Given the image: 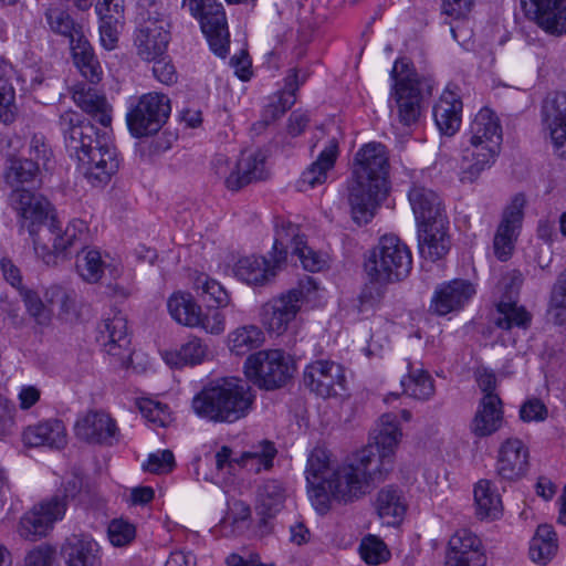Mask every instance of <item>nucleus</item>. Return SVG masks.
I'll return each instance as SVG.
<instances>
[{
    "instance_id": "59",
    "label": "nucleus",
    "mask_w": 566,
    "mask_h": 566,
    "mask_svg": "<svg viewBox=\"0 0 566 566\" xmlns=\"http://www.w3.org/2000/svg\"><path fill=\"white\" fill-rule=\"evenodd\" d=\"M107 534L114 546H125L135 538L136 530L129 522L115 518L109 523Z\"/></svg>"
},
{
    "instance_id": "13",
    "label": "nucleus",
    "mask_w": 566,
    "mask_h": 566,
    "mask_svg": "<svg viewBox=\"0 0 566 566\" xmlns=\"http://www.w3.org/2000/svg\"><path fill=\"white\" fill-rule=\"evenodd\" d=\"M213 166L216 174L224 178V185L231 191H238L253 181L268 177L265 157L261 151L244 153L232 166L226 157L219 156L214 159Z\"/></svg>"
},
{
    "instance_id": "17",
    "label": "nucleus",
    "mask_w": 566,
    "mask_h": 566,
    "mask_svg": "<svg viewBox=\"0 0 566 566\" xmlns=\"http://www.w3.org/2000/svg\"><path fill=\"white\" fill-rule=\"evenodd\" d=\"M486 560L483 543L475 533L460 528L450 536L444 566H485Z\"/></svg>"
},
{
    "instance_id": "10",
    "label": "nucleus",
    "mask_w": 566,
    "mask_h": 566,
    "mask_svg": "<svg viewBox=\"0 0 566 566\" xmlns=\"http://www.w3.org/2000/svg\"><path fill=\"white\" fill-rule=\"evenodd\" d=\"M294 371L293 360L280 349L256 352L250 355L244 363L245 376L265 389L284 386Z\"/></svg>"
},
{
    "instance_id": "34",
    "label": "nucleus",
    "mask_w": 566,
    "mask_h": 566,
    "mask_svg": "<svg viewBox=\"0 0 566 566\" xmlns=\"http://www.w3.org/2000/svg\"><path fill=\"white\" fill-rule=\"evenodd\" d=\"M462 102L459 96L446 90L433 106V118L439 130L447 136L454 135L461 124Z\"/></svg>"
},
{
    "instance_id": "18",
    "label": "nucleus",
    "mask_w": 566,
    "mask_h": 566,
    "mask_svg": "<svg viewBox=\"0 0 566 566\" xmlns=\"http://www.w3.org/2000/svg\"><path fill=\"white\" fill-rule=\"evenodd\" d=\"M401 431L391 415H384L380 418L378 433L375 442L369 443L361 450H369L370 462L378 467L379 471L387 478L394 469L395 451L399 443Z\"/></svg>"
},
{
    "instance_id": "29",
    "label": "nucleus",
    "mask_w": 566,
    "mask_h": 566,
    "mask_svg": "<svg viewBox=\"0 0 566 566\" xmlns=\"http://www.w3.org/2000/svg\"><path fill=\"white\" fill-rule=\"evenodd\" d=\"M534 6L533 20L547 34H566V0H530Z\"/></svg>"
},
{
    "instance_id": "15",
    "label": "nucleus",
    "mask_w": 566,
    "mask_h": 566,
    "mask_svg": "<svg viewBox=\"0 0 566 566\" xmlns=\"http://www.w3.org/2000/svg\"><path fill=\"white\" fill-rule=\"evenodd\" d=\"M306 388L322 398L342 395L346 389V376L342 365L331 360H315L303 374Z\"/></svg>"
},
{
    "instance_id": "16",
    "label": "nucleus",
    "mask_w": 566,
    "mask_h": 566,
    "mask_svg": "<svg viewBox=\"0 0 566 566\" xmlns=\"http://www.w3.org/2000/svg\"><path fill=\"white\" fill-rule=\"evenodd\" d=\"M48 231L51 234L52 250L46 245V250L40 251L39 256L48 264H56V258L60 254H66L72 248H83L88 238V228L85 221L81 219L72 220L64 231L54 216L48 222Z\"/></svg>"
},
{
    "instance_id": "50",
    "label": "nucleus",
    "mask_w": 566,
    "mask_h": 566,
    "mask_svg": "<svg viewBox=\"0 0 566 566\" xmlns=\"http://www.w3.org/2000/svg\"><path fill=\"white\" fill-rule=\"evenodd\" d=\"M76 271L80 276L88 282L96 283L104 273V262L96 250H82L76 256Z\"/></svg>"
},
{
    "instance_id": "33",
    "label": "nucleus",
    "mask_w": 566,
    "mask_h": 566,
    "mask_svg": "<svg viewBox=\"0 0 566 566\" xmlns=\"http://www.w3.org/2000/svg\"><path fill=\"white\" fill-rule=\"evenodd\" d=\"M377 515L387 525H398L407 511L402 491L394 485H387L377 492L374 501Z\"/></svg>"
},
{
    "instance_id": "24",
    "label": "nucleus",
    "mask_w": 566,
    "mask_h": 566,
    "mask_svg": "<svg viewBox=\"0 0 566 566\" xmlns=\"http://www.w3.org/2000/svg\"><path fill=\"white\" fill-rule=\"evenodd\" d=\"M448 218H441L418 226L419 252L422 258L437 261L442 259L450 250Z\"/></svg>"
},
{
    "instance_id": "41",
    "label": "nucleus",
    "mask_w": 566,
    "mask_h": 566,
    "mask_svg": "<svg viewBox=\"0 0 566 566\" xmlns=\"http://www.w3.org/2000/svg\"><path fill=\"white\" fill-rule=\"evenodd\" d=\"M208 356V346L198 337H191L179 349L165 350L163 358L167 365L175 368L201 364Z\"/></svg>"
},
{
    "instance_id": "7",
    "label": "nucleus",
    "mask_w": 566,
    "mask_h": 566,
    "mask_svg": "<svg viewBox=\"0 0 566 566\" xmlns=\"http://www.w3.org/2000/svg\"><path fill=\"white\" fill-rule=\"evenodd\" d=\"M411 268L412 259L409 248L392 234L381 237L365 262L368 279L387 283L405 280Z\"/></svg>"
},
{
    "instance_id": "21",
    "label": "nucleus",
    "mask_w": 566,
    "mask_h": 566,
    "mask_svg": "<svg viewBox=\"0 0 566 566\" xmlns=\"http://www.w3.org/2000/svg\"><path fill=\"white\" fill-rule=\"evenodd\" d=\"M542 123L555 153L566 159V93H556L544 101Z\"/></svg>"
},
{
    "instance_id": "11",
    "label": "nucleus",
    "mask_w": 566,
    "mask_h": 566,
    "mask_svg": "<svg viewBox=\"0 0 566 566\" xmlns=\"http://www.w3.org/2000/svg\"><path fill=\"white\" fill-rule=\"evenodd\" d=\"M315 290V282L307 276L300 281L298 286L272 298L262 306L261 321L272 333L277 335L286 331L289 324L296 317L302 303Z\"/></svg>"
},
{
    "instance_id": "62",
    "label": "nucleus",
    "mask_w": 566,
    "mask_h": 566,
    "mask_svg": "<svg viewBox=\"0 0 566 566\" xmlns=\"http://www.w3.org/2000/svg\"><path fill=\"white\" fill-rule=\"evenodd\" d=\"M547 415L545 403L535 397L527 399L520 408V419L524 422L544 421Z\"/></svg>"
},
{
    "instance_id": "22",
    "label": "nucleus",
    "mask_w": 566,
    "mask_h": 566,
    "mask_svg": "<svg viewBox=\"0 0 566 566\" xmlns=\"http://www.w3.org/2000/svg\"><path fill=\"white\" fill-rule=\"evenodd\" d=\"M530 468V451L517 438H509L500 446L496 474L505 481H517L526 475Z\"/></svg>"
},
{
    "instance_id": "45",
    "label": "nucleus",
    "mask_w": 566,
    "mask_h": 566,
    "mask_svg": "<svg viewBox=\"0 0 566 566\" xmlns=\"http://www.w3.org/2000/svg\"><path fill=\"white\" fill-rule=\"evenodd\" d=\"M264 342V334L255 325H244L235 328L228 335V347L237 356H243L260 347Z\"/></svg>"
},
{
    "instance_id": "12",
    "label": "nucleus",
    "mask_w": 566,
    "mask_h": 566,
    "mask_svg": "<svg viewBox=\"0 0 566 566\" xmlns=\"http://www.w3.org/2000/svg\"><path fill=\"white\" fill-rule=\"evenodd\" d=\"M191 15L199 19L211 50L224 57L229 50V30L223 6L217 0H182Z\"/></svg>"
},
{
    "instance_id": "43",
    "label": "nucleus",
    "mask_w": 566,
    "mask_h": 566,
    "mask_svg": "<svg viewBox=\"0 0 566 566\" xmlns=\"http://www.w3.org/2000/svg\"><path fill=\"white\" fill-rule=\"evenodd\" d=\"M298 72L291 71L285 77L284 88L281 91L277 99L269 104L262 115V120L265 125L280 118L287 109H290L296 102V92L298 90Z\"/></svg>"
},
{
    "instance_id": "58",
    "label": "nucleus",
    "mask_w": 566,
    "mask_h": 566,
    "mask_svg": "<svg viewBox=\"0 0 566 566\" xmlns=\"http://www.w3.org/2000/svg\"><path fill=\"white\" fill-rule=\"evenodd\" d=\"M19 292L29 314L33 316L39 324H48L51 319V312L43 304L39 295L25 287L21 289Z\"/></svg>"
},
{
    "instance_id": "8",
    "label": "nucleus",
    "mask_w": 566,
    "mask_h": 566,
    "mask_svg": "<svg viewBox=\"0 0 566 566\" xmlns=\"http://www.w3.org/2000/svg\"><path fill=\"white\" fill-rule=\"evenodd\" d=\"M8 206L15 212L20 228L28 230L35 253L44 252L46 244L41 241L39 230L55 216L53 205L32 189H15L8 195Z\"/></svg>"
},
{
    "instance_id": "54",
    "label": "nucleus",
    "mask_w": 566,
    "mask_h": 566,
    "mask_svg": "<svg viewBox=\"0 0 566 566\" xmlns=\"http://www.w3.org/2000/svg\"><path fill=\"white\" fill-rule=\"evenodd\" d=\"M34 506L52 527L57 521L64 517L67 509L66 501L63 500L60 494L44 499Z\"/></svg>"
},
{
    "instance_id": "3",
    "label": "nucleus",
    "mask_w": 566,
    "mask_h": 566,
    "mask_svg": "<svg viewBox=\"0 0 566 566\" xmlns=\"http://www.w3.org/2000/svg\"><path fill=\"white\" fill-rule=\"evenodd\" d=\"M389 156L385 145L368 143L355 155L353 177L348 181V203L358 224L368 223L389 189Z\"/></svg>"
},
{
    "instance_id": "23",
    "label": "nucleus",
    "mask_w": 566,
    "mask_h": 566,
    "mask_svg": "<svg viewBox=\"0 0 566 566\" xmlns=\"http://www.w3.org/2000/svg\"><path fill=\"white\" fill-rule=\"evenodd\" d=\"M97 340L104 350L122 360L128 357L130 338L128 335L127 319L120 313L102 321L97 327Z\"/></svg>"
},
{
    "instance_id": "61",
    "label": "nucleus",
    "mask_w": 566,
    "mask_h": 566,
    "mask_svg": "<svg viewBox=\"0 0 566 566\" xmlns=\"http://www.w3.org/2000/svg\"><path fill=\"white\" fill-rule=\"evenodd\" d=\"M293 255L300 259L302 266L308 272H319L327 264L325 256L308 247L307 241L303 245H297Z\"/></svg>"
},
{
    "instance_id": "26",
    "label": "nucleus",
    "mask_w": 566,
    "mask_h": 566,
    "mask_svg": "<svg viewBox=\"0 0 566 566\" xmlns=\"http://www.w3.org/2000/svg\"><path fill=\"white\" fill-rule=\"evenodd\" d=\"M281 264L275 263V258L269 261L261 255H247L240 258L233 265L234 276L249 284L262 286L276 275Z\"/></svg>"
},
{
    "instance_id": "39",
    "label": "nucleus",
    "mask_w": 566,
    "mask_h": 566,
    "mask_svg": "<svg viewBox=\"0 0 566 566\" xmlns=\"http://www.w3.org/2000/svg\"><path fill=\"white\" fill-rule=\"evenodd\" d=\"M496 327L510 331L514 327L526 331L532 323V314L524 306H518L515 300L501 298L496 304V312L493 317Z\"/></svg>"
},
{
    "instance_id": "47",
    "label": "nucleus",
    "mask_w": 566,
    "mask_h": 566,
    "mask_svg": "<svg viewBox=\"0 0 566 566\" xmlns=\"http://www.w3.org/2000/svg\"><path fill=\"white\" fill-rule=\"evenodd\" d=\"M276 453L274 443L263 440L241 454L240 465L255 472H260L262 469L269 470L273 465Z\"/></svg>"
},
{
    "instance_id": "44",
    "label": "nucleus",
    "mask_w": 566,
    "mask_h": 566,
    "mask_svg": "<svg viewBox=\"0 0 566 566\" xmlns=\"http://www.w3.org/2000/svg\"><path fill=\"white\" fill-rule=\"evenodd\" d=\"M556 533L551 525H539L530 544V557L533 562L546 565L557 552Z\"/></svg>"
},
{
    "instance_id": "5",
    "label": "nucleus",
    "mask_w": 566,
    "mask_h": 566,
    "mask_svg": "<svg viewBox=\"0 0 566 566\" xmlns=\"http://www.w3.org/2000/svg\"><path fill=\"white\" fill-rule=\"evenodd\" d=\"M470 138L463 151L461 182H474L480 175L492 167L502 145V126L496 114L484 107L475 115L470 126Z\"/></svg>"
},
{
    "instance_id": "6",
    "label": "nucleus",
    "mask_w": 566,
    "mask_h": 566,
    "mask_svg": "<svg viewBox=\"0 0 566 566\" xmlns=\"http://www.w3.org/2000/svg\"><path fill=\"white\" fill-rule=\"evenodd\" d=\"M391 77L395 81L391 96L396 103L398 120L402 126L410 127L420 117L423 95H431L432 81L419 77L405 59L395 62Z\"/></svg>"
},
{
    "instance_id": "60",
    "label": "nucleus",
    "mask_w": 566,
    "mask_h": 566,
    "mask_svg": "<svg viewBox=\"0 0 566 566\" xmlns=\"http://www.w3.org/2000/svg\"><path fill=\"white\" fill-rule=\"evenodd\" d=\"M175 467V457L170 450L150 453L143 463V470L149 473L163 474L170 472Z\"/></svg>"
},
{
    "instance_id": "35",
    "label": "nucleus",
    "mask_w": 566,
    "mask_h": 566,
    "mask_svg": "<svg viewBox=\"0 0 566 566\" xmlns=\"http://www.w3.org/2000/svg\"><path fill=\"white\" fill-rule=\"evenodd\" d=\"M40 168L36 161L20 157H10L3 170L4 184L15 189H32L38 182Z\"/></svg>"
},
{
    "instance_id": "30",
    "label": "nucleus",
    "mask_w": 566,
    "mask_h": 566,
    "mask_svg": "<svg viewBox=\"0 0 566 566\" xmlns=\"http://www.w3.org/2000/svg\"><path fill=\"white\" fill-rule=\"evenodd\" d=\"M337 156L338 143L335 138H332L319 153L317 159L302 172L296 184L297 189L300 191H307L326 182L328 172L334 168Z\"/></svg>"
},
{
    "instance_id": "53",
    "label": "nucleus",
    "mask_w": 566,
    "mask_h": 566,
    "mask_svg": "<svg viewBox=\"0 0 566 566\" xmlns=\"http://www.w3.org/2000/svg\"><path fill=\"white\" fill-rule=\"evenodd\" d=\"M359 553L364 562L369 565H378L387 562L390 557L386 544L375 535H368L363 538L359 545Z\"/></svg>"
},
{
    "instance_id": "42",
    "label": "nucleus",
    "mask_w": 566,
    "mask_h": 566,
    "mask_svg": "<svg viewBox=\"0 0 566 566\" xmlns=\"http://www.w3.org/2000/svg\"><path fill=\"white\" fill-rule=\"evenodd\" d=\"M170 316L179 324L188 327H198L201 307L195 302L190 293H174L167 302Z\"/></svg>"
},
{
    "instance_id": "55",
    "label": "nucleus",
    "mask_w": 566,
    "mask_h": 566,
    "mask_svg": "<svg viewBox=\"0 0 566 566\" xmlns=\"http://www.w3.org/2000/svg\"><path fill=\"white\" fill-rule=\"evenodd\" d=\"M15 92L8 78L0 74V120L12 123L15 114Z\"/></svg>"
},
{
    "instance_id": "2",
    "label": "nucleus",
    "mask_w": 566,
    "mask_h": 566,
    "mask_svg": "<svg viewBox=\"0 0 566 566\" xmlns=\"http://www.w3.org/2000/svg\"><path fill=\"white\" fill-rule=\"evenodd\" d=\"M59 127L66 151L76 158L93 186L106 185L119 168V160L106 134L99 135L80 113L67 109L60 115Z\"/></svg>"
},
{
    "instance_id": "4",
    "label": "nucleus",
    "mask_w": 566,
    "mask_h": 566,
    "mask_svg": "<svg viewBox=\"0 0 566 566\" xmlns=\"http://www.w3.org/2000/svg\"><path fill=\"white\" fill-rule=\"evenodd\" d=\"M255 394L241 378L226 377L205 386L191 401L193 412L214 423H233L252 410Z\"/></svg>"
},
{
    "instance_id": "27",
    "label": "nucleus",
    "mask_w": 566,
    "mask_h": 566,
    "mask_svg": "<svg viewBox=\"0 0 566 566\" xmlns=\"http://www.w3.org/2000/svg\"><path fill=\"white\" fill-rule=\"evenodd\" d=\"M66 566H102L101 548L90 535L69 536L62 545Z\"/></svg>"
},
{
    "instance_id": "48",
    "label": "nucleus",
    "mask_w": 566,
    "mask_h": 566,
    "mask_svg": "<svg viewBox=\"0 0 566 566\" xmlns=\"http://www.w3.org/2000/svg\"><path fill=\"white\" fill-rule=\"evenodd\" d=\"M408 366V375L401 380L403 392L419 400H428L434 394L433 379L428 371L413 369L410 363Z\"/></svg>"
},
{
    "instance_id": "40",
    "label": "nucleus",
    "mask_w": 566,
    "mask_h": 566,
    "mask_svg": "<svg viewBox=\"0 0 566 566\" xmlns=\"http://www.w3.org/2000/svg\"><path fill=\"white\" fill-rule=\"evenodd\" d=\"M256 512L261 521L266 524V518L273 517L283 507L285 490L277 480H268L261 484L256 493Z\"/></svg>"
},
{
    "instance_id": "63",
    "label": "nucleus",
    "mask_w": 566,
    "mask_h": 566,
    "mask_svg": "<svg viewBox=\"0 0 566 566\" xmlns=\"http://www.w3.org/2000/svg\"><path fill=\"white\" fill-rule=\"evenodd\" d=\"M199 321L198 326L210 334H221L226 328L224 315L218 311V307L208 310L205 314L200 312Z\"/></svg>"
},
{
    "instance_id": "37",
    "label": "nucleus",
    "mask_w": 566,
    "mask_h": 566,
    "mask_svg": "<svg viewBox=\"0 0 566 566\" xmlns=\"http://www.w3.org/2000/svg\"><path fill=\"white\" fill-rule=\"evenodd\" d=\"M73 101L83 112L91 115L102 126L108 127L111 125L112 116L106 98L94 88L76 85L73 92Z\"/></svg>"
},
{
    "instance_id": "32",
    "label": "nucleus",
    "mask_w": 566,
    "mask_h": 566,
    "mask_svg": "<svg viewBox=\"0 0 566 566\" xmlns=\"http://www.w3.org/2000/svg\"><path fill=\"white\" fill-rule=\"evenodd\" d=\"M502 400L497 395H484L472 420V432L476 437H488L503 424Z\"/></svg>"
},
{
    "instance_id": "38",
    "label": "nucleus",
    "mask_w": 566,
    "mask_h": 566,
    "mask_svg": "<svg viewBox=\"0 0 566 566\" xmlns=\"http://www.w3.org/2000/svg\"><path fill=\"white\" fill-rule=\"evenodd\" d=\"M475 514L480 520H497L502 516L501 495L490 480H480L474 486Z\"/></svg>"
},
{
    "instance_id": "1",
    "label": "nucleus",
    "mask_w": 566,
    "mask_h": 566,
    "mask_svg": "<svg viewBox=\"0 0 566 566\" xmlns=\"http://www.w3.org/2000/svg\"><path fill=\"white\" fill-rule=\"evenodd\" d=\"M371 454L369 450H359L343 463L334 465L325 449L312 450L305 478L310 500L319 514L329 511L332 500L353 503L369 493L375 483L386 479L375 462H370Z\"/></svg>"
},
{
    "instance_id": "51",
    "label": "nucleus",
    "mask_w": 566,
    "mask_h": 566,
    "mask_svg": "<svg viewBox=\"0 0 566 566\" xmlns=\"http://www.w3.org/2000/svg\"><path fill=\"white\" fill-rule=\"evenodd\" d=\"M387 282H380L369 279V282L364 285L357 298L356 308L359 314H373L381 304Z\"/></svg>"
},
{
    "instance_id": "28",
    "label": "nucleus",
    "mask_w": 566,
    "mask_h": 566,
    "mask_svg": "<svg viewBox=\"0 0 566 566\" xmlns=\"http://www.w3.org/2000/svg\"><path fill=\"white\" fill-rule=\"evenodd\" d=\"M66 429L62 420L48 419L24 429L22 438L29 447L63 449L66 443Z\"/></svg>"
},
{
    "instance_id": "57",
    "label": "nucleus",
    "mask_w": 566,
    "mask_h": 566,
    "mask_svg": "<svg viewBox=\"0 0 566 566\" xmlns=\"http://www.w3.org/2000/svg\"><path fill=\"white\" fill-rule=\"evenodd\" d=\"M45 300L49 304L57 306L61 312L70 313L75 308L76 293L61 285H52L45 291Z\"/></svg>"
},
{
    "instance_id": "25",
    "label": "nucleus",
    "mask_w": 566,
    "mask_h": 566,
    "mask_svg": "<svg viewBox=\"0 0 566 566\" xmlns=\"http://www.w3.org/2000/svg\"><path fill=\"white\" fill-rule=\"evenodd\" d=\"M166 21L158 19L147 21L142 25L135 36L137 54L146 61L160 57L168 45L169 33L166 30Z\"/></svg>"
},
{
    "instance_id": "52",
    "label": "nucleus",
    "mask_w": 566,
    "mask_h": 566,
    "mask_svg": "<svg viewBox=\"0 0 566 566\" xmlns=\"http://www.w3.org/2000/svg\"><path fill=\"white\" fill-rule=\"evenodd\" d=\"M51 530L52 526L43 518L35 506L27 512L19 523V534L30 541L46 536Z\"/></svg>"
},
{
    "instance_id": "56",
    "label": "nucleus",
    "mask_w": 566,
    "mask_h": 566,
    "mask_svg": "<svg viewBox=\"0 0 566 566\" xmlns=\"http://www.w3.org/2000/svg\"><path fill=\"white\" fill-rule=\"evenodd\" d=\"M45 300L49 304L57 306L61 312L70 313L75 308L76 293L61 285H52L45 291Z\"/></svg>"
},
{
    "instance_id": "36",
    "label": "nucleus",
    "mask_w": 566,
    "mask_h": 566,
    "mask_svg": "<svg viewBox=\"0 0 566 566\" xmlns=\"http://www.w3.org/2000/svg\"><path fill=\"white\" fill-rule=\"evenodd\" d=\"M306 241L305 234L301 232L297 224L282 218L275 220V239L273 244V256L276 264H283L286 261L287 253L294 254L297 245H303Z\"/></svg>"
},
{
    "instance_id": "19",
    "label": "nucleus",
    "mask_w": 566,
    "mask_h": 566,
    "mask_svg": "<svg viewBox=\"0 0 566 566\" xmlns=\"http://www.w3.org/2000/svg\"><path fill=\"white\" fill-rule=\"evenodd\" d=\"M78 439L93 444L113 446L119 440L116 421L104 411H88L75 423Z\"/></svg>"
},
{
    "instance_id": "31",
    "label": "nucleus",
    "mask_w": 566,
    "mask_h": 566,
    "mask_svg": "<svg viewBox=\"0 0 566 566\" xmlns=\"http://www.w3.org/2000/svg\"><path fill=\"white\" fill-rule=\"evenodd\" d=\"M408 199L418 226L447 217L440 197L424 186L413 185Z\"/></svg>"
},
{
    "instance_id": "9",
    "label": "nucleus",
    "mask_w": 566,
    "mask_h": 566,
    "mask_svg": "<svg viewBox=\"0 0 566 566\" xmlns=\"http://www.w3.org/2000/svg\"><path fill=\"white\" fill-rule=\"evenodd\" d=\"M171 113L170 99L166 94L150 92L143 94L130 104L126 122L130 134L140 138L157 134Z\"/></svg>"
},
{
    "instance_id": "49",
    "label": "nucleus",
    "mask_w": 566,
    "mask_h": 566,
    "mask_svg": "<svg viewBox=\"0 0 566 566\" xmlns=\"http://www.w3.org/2000/svg\"><path fill=\"white\" fill-rule=\"evenodd\" d=\"M45 21L50 30L67 39H73L82 27L73 20L70 13L59 6H50L44 12Z\"/></svg>"
},
{
    "instance_id": "64",
    "label": "nucleus",
    "mask_w": 566,
    "mask_h": 566,
    "mask_svg": "<svg viewBox=\"0 0 566 566\" xmlns=\"http://www.w3.org/2000/svg\"><path fill=\"white\" fill-rule=\"evenodd\" d=\"M29 155L28 159L36 161L39 168L41 165L45 166L52 156V151L44 136L33 135L29 145Z\"/></svg>"
},
{
    "instance_id": "20",
    "label": "nucleus",
    "mask_w": 566,
    "mask_h": 566,
    "mask_svg": "<svg viewBox=\"0 0 566 566\" xmlns=\"http://www.w3.org/2000/svg\"><path fill=\"white\" fill-rule=\"evenodd\" d=\"M475 286L468 280L454 279L437 286L430 311L439 316L462 310L475 294Z\"/></svg>"
},
{
    "instance_id": "14",
    "label": "nucleus",
    "mask_w": 566,
    "mask_h": 566,
    "mask_svg": "<svg viewBox=\"0 0 566 566\" xmlns=\"http://www.w3.org/2000/svg\"><path fill=\"white\" fill-rule=\"evenodd\" d=\"M526 198L516 193L503 211L502 220L493 239L494 254L500 261H506L513 253L522 228Z\"/></svg>"
},
{
    "instance_id": "46",
    "label": "nucleus",
    "mask_w": 566,
    "mask_h": 566,
    "mask_svg": "<svg viewBox=\"0 0 566 566\" xmlns=\"http://www.w3.org/2000/svg\"><path fill=\"white\" fill-rule=\"evenodd\" d=\"M193 290L209 306L226 307L230 304L231 298L228 291L205 273H200L193 279Z\"/></svg>"
}]
</instances>
